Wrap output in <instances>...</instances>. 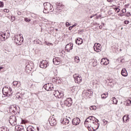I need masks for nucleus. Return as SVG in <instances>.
<instances>
[{
	"instance_id": "8fccbe9b",
	"label": "nucleus",
	"mask_w": 131,
	"mask_h": 131,
	"mask_svg": "<svg viewBox=\"0 0 131 131\" xmlns=\"http://www.w3.org/2000/svg\"><path fill=\"white\" fill-rule=\"evenodd\" d=\"M101 17H102V15H97L96 18V19H99V18H101Z\"/></svg>"
},
{
	"instance_id": "052dcab7",
	"label": "nucleus",
	"mask_w": 131,
	"mask_h": 131,
	"mask_svg": "<svg viewBox=\"0 0 131 131\" xmlns=\"http://www.w3.org/2000/svg\"><path fill=\"white\" fill-rule=\"evenodd\" d=\"M118 9H119V8H118V7H117V8H115L114 9V10H116V11H117V10H118Z\"/></svg>"
},
{
	"instance_id": "c756f323",
	"label": "nucleus",
	"mask_w": 131,
	"mask_h": 131,
	"mask_svg": "<svg viewBox=\"0 0 131 131\" xmlns=\"http://www.w3.org/2000/svg\"><path fill=\"white\" fill-rule=\"evenodd\" d=\"M113 100L114 104H115L116 105L117 104V102H118V101L115 97H113Z\"/></svg>"
},
{
	"instance_id": "7ed1b4c3",
	"label": "nucleus",
	"mask_w": 131,
	"mask_h": 131,
	"mask_svg": "<svg viewBox=\"0 0 131 131\" xmlns=\"http://www.w3.org/2000/svg\"><path fill=\"white\" fill-rule=\"evenodd\" d=\"M9 123L12 126H15V125H17V118L15 116H11L9 117Z\"/></svg>"
},
{
	"instance_id": "5701e85b",
	"label": "nucleus",
	"mask_w": 131,
	"mask_h": 131,
	"mask_svg": "<svg viewBox=\"0 0 131 131\" xmlns=\"http://www.w3.org/2000/svg\"><path fill=\"white\" fill-rule=\"evenodd\" d=\"M53 95L54 96H55V97H56V98H59V95H60V92H59V91L57 90V91H55L53 93Z\"/></svg>"
},
{
	"instance_id": "412c9836",
	"label": "nucleus",
	"mask_w": 131,
	"mask_h": 131,
	"mask_svg": "<svg viewBox=\"0 0 131 131\" xmlns=\"http://www.w3.org/2000/svg\"><path fill=\"white\" fill-rule=\"evenodd\" d=\"M61 123L62 124H65L66 125H67L69 123V120L67 118H63V120L61 122Z\"/></svg>"
},
{
	"instance_id": "603ef678",
	"label": "nucleus",
	"mask_w": 131,
	"mask_h": 131,
	"mask_svg": "<svg viewBox=\"0 0 131 131\" xmlns=\"http://www.w3.org/2000/svg\"><path fill=\"white\" fill-rule=\"evenodd\" d=\"M79 33H81V32H83V30H79L78 31Z\"/></svg>"
},
{
	"instance_id": "4468645a",
	"label": "nucleus",
	"mask_w": 131,
	"mask_h": 131,
	"mask_svg": "<svg viewBox=\"0 0 131 131\" xmlns=\"http://www.w3.org/2000/svg\"><path fill=\"white\" fill-rule=\"evenodd\" d=\"M9 111H10V113L15 114V113H16V111H17V107L16 106H14V105L10 106Z\"/></svg>"
},
{
	"instance_id": "0eeeda50",
	"label": "nucleus",
	"mask_w": 131,
	"mask_h": 131,
	"mask_svg": "<svg viewBox=\"0 0 131 131\" xmlns=\"http://www.w3.org/2000/svg\"><path fill=\"white\" fill-rule=\"evenodd\" d=\"M102 49V46H101V44L99 43H95L94 46V50L97 53H99V52H101Z\"/></svg>"
},
{
	"instance_id": "ea45409f",
	"label": "nucleus",
	"mask_w": 131,
	"mask_h": 131,
	"mask_svg": "<svg viewBox=\"0 0 131 131\" xmlns=\"http://www.w3.org/2000/svg\"><path fill=\"white\" fill-rule=\"evenodd\" d=\"M37 43H38V45H42V42L39 39L37 40Z\"/></svg>"
},
{
	"instance_id": "bf43d9fd",
	"label": "nucleus",
	"mask_w": 131,
	"mask_h": 131,
	"mask_svg": "<svg viewBox=\"0 0 131 131\" xmlns=\"http://www.w3.org/2000/svg\"><path fill=\"white\" fill-rule=\"evenodd\" d=\"M2 69H4V67H0V71Z\"/></svg>"
},
{
	"instance_id": "680f3d73",
	"label": "nucleus",
	"mask_w": 131,
	"mask_h": 131,
	"mask_svg": "<svg viewBox=\"0 0 131 131\" xmlns=\"http://www.w3.org/2000/svg\"><path fill=\"white\" fill-rule=\"evenodd\" d=\"M120 12V9H118V10L117 11V13H119Z\"/></svg>"
},
{
	"instance_id": "9b49d317",
	"label": "nucleus",
	"mask_w": 131,
	"mask_h": 131,
	"mask_svg": "<svg viewBox=\"0 0 131 131\" xmlns=\"http://www.w3.org/2000/svg\"><path fill=\"white\" fill-rule=\"evenodd\" d=\"M49 123L51 126H55L57 124V121L55 118L52 117L49 120Z\"/></svg>"
},
{
	"instance_id": "b1692460",
	"label": "nucleus",
	"mask_w": 131,
	"mask_h": 131,
	"mask_svg": "<svg viewBox=\"0 0 131 131\" xmlns=\"http://www.w3.org/2000/svg\"><path fill=\"white\" fill-rule=\"evenodd\" d=\"M35 129L32 126H29L27 128V131H34Z\"/></svg>"
},
{
	"instance_id": "bb28decb",
	"label": "nucleus",
	"mask_w": 131,
	"mask_h": 131,
	"mask_svg": "<svg viewBox=\"0 0 131 131\" xmlns=\"http://www.w3.org/2000/svg\"><path fill=\"white\" fill-rule=\"evenodd\" d=\"M15 42H16V45H18V46L20 44H19V42H20V41H21V40H20V38H15L14 39Z\"/></svg>"
},
{
	"instance_id": "a211bd4d",
	"label": "nucleus",
	"mask_w": 131,
	"mask_h": 131,
	"mask_svg": "<svg viewBox=\"0 0 131 131\" xmlns=\"http://www.w3.org/2000/svg\"><path fill=\"white\" fill-rule=\"evenodd\" d=\"M49 61L47 60H42L40 62L39 66H49Z\"/></svg>"
},
{
	"instance_id": "4d7b16f0",
	"label": "nucleus",
	"mask_w": 131,
	"mask_h": 131,
	"mask_svg": "<svg viewBox=\"0 0 131 131\" xmlns=\"http://www.w3.org/2000/svg\"><path fill=\"white\" fill-rule=\"evenodd\" d=\"M107 2H108V3H112V2H113V0H107Z\"/></svg>"
},
{
	"instance_id": "774afa93",
	"label": "nucleus",
	"mask_w": 131,
	"mask_h": 131,
	"mask_svg": "<svg viewBox=\"0 0 131 131\" xmlns=\"http://www.w3.org/2000/svg\"><path fill=\"white\" fill-rule=\"evenodd\" d=\"M17 98H18V99L20 98V96H17Z\"/></svg>"
},
{
	"instance_id": "4c0bfd02",
	"label": "nucleus",
	"mask_w": 131,
	"mask_h": 131,
	"mask_svg": "<svg viewBox=\"0 0 131 131\" xmlns=\"http://www.w3.org/2000/svg\"><path fill=\"white\" fill-rule=\"evenodd\" d=\"M3 12H5V13H9V12H10V10L8 9H4Z\"/></svg>"
},
{
	"instance_id": "f8f14e48",
	"label": "nucleus",
	"mask_w": 131,
	"mask_h": 131,
	"mask_svg": "<svg viewBox=\"0 0 131 131\" xmlns=\"http://www.w3.org/2000/svg\"><path fill=\"white\" fill-rule=\"evenodd\" d=\"M72 122L74 125H78L80 123V119L78 117L75 118L73 119Z\"/></svg>"
},
{
	"instance_id": "f3484780",
	"label": "nucleus",
	"mask_w": 131,
	"mask_h": 131,
	"mask_svg": "<svg viewBox=\"0 0 131 131\" xmlns=\"http://www.w3.org/2000/svg\"><path fill=\"white\" fill-rule=\"evenodd\" d=\"M60 58L59 57L54 58L53 59V62L54 65H59L60 64Z\"/></svg>"
},
{
	"instance_id": "cd10ccee",
	"label": "nucleus",
	"mask_w": 131,
	"mask_h": 131,
	"mask_svg": "<svg viewBox=\"0 0 131 131\" xmlns=\"http://www.w3.org/2000/svg\"><path fill=\"white\" fill-rule=\"evenodd\" d=\"M118 61H119V62H120L121 63H124V62L125 61V59L123 58V57H122L118 58Z\"/></svg>"
},
{
	"instance_id": "37998d69",
	"label": "nucleus",
	"mask_w": 131,
	"mask_h": 131,
	"mask_svg": "<svg viewBox=\"0 0 131 131\" xmlns=\"http://www.w3.org/2000/svg\"><path fill=\"white\" fill-rule=\"evenodd\" d=\"M26 69H27V70H29L30 71H31V70H32V68H29V67H26Z\"/></svg>"
},
{
	"instance_id": "a18cd8bd",
	"label": "nucleus",
	"mask_w": 131,
	"mask_h": 131,
	"mask_svg": "<svg viewBox=\"0 0 131 131\" xmlns=\"http://www.w3.org/2000/svg\"><path fill=\"white\" fill-rule=\"evenodd\" d=\"M118 16H119L120 17H123V16H125V14H123L122 13H119L118 14Z\"/></svg>"
},
{
	"instance_id": "09e8293b",
	"label": "nucleus",
	"mask_w": 131,
	"mask_h": 131,
	"mask_svg": "<svg viewBox=\"0 0 131 131\" xmlns=\"http://www.w3.org/2000/svg\"><path fill=\"white\" fill-rule=\"evenodd\" d=\"M52 81H53L54 82H56L57 81V79H56V78H53L52 79Z\"/></svg>"
},
{
	"instance_id": "c03bdc74",
	"label": "nucleus",
	"mask_w": 131,
	"mask_h": 131,
	"mask_svg": "<svg viewBox=\"0 0 131 131\" xmlns=\"http://www.w3.org/2000/svg\"><path fill=\"white\" fill-rule=\"evenodd\" d=\"M66 27H69V26H70V24L69 22H67L66 23Z\"/></svg>"
},
{
	"instance_id": "7c9ffc66",
	"label": "nucleus",
	"mask_w": 131,
	"mask_h": 131,
	"mask_svg": "<svg viewBox=\"0 0 131 131\" xmlns=\"http://www.w3.org/2000/svg\"><path fill=\"white\" fill-rule=\"evenodd\" d=\"M0 131H9V129L7 127H3L2 129H0Z\"/></svg>"
},
{
	"instance_id": "338daca9",
	"label": "nucleus",
	"mask_w": 131,
	"mask_h": 131,
	"mask_svg": "<svg viewBox=\"0 0 131 131\" xmlns=\"http://www.w3.org/2000/svg\"><path fill=\"white\" fill-rule=\"evenodd\" d=\"M37 129L38 131H39V128L37 127Z\"/></svg>"
},
{
	"instance_id": "69168bd1",
	"label": "nucleus",
	"mask_w": 131,
	"mask_h": 131,
	"mask_svg": "<svg viewBox=\"0 0 131 131\" xmlns=\"http://www.w3.org/2000/svg\"><path fill=\"white\" fill-rule=\"evenodd\" d=\"M95 16H97V14H94L93 16L95 17Z\"/></svg>"
},
{
	"instance_id": "f704fd0d",
	"label": "nucleus",
	"mask_w": 131,
	"mask_h": 131,
	"mask_svg": "<svg viewBox=\"0 0 131 131\" xmlns=\"http://www.w3.org/2000/svg\"><path fill=\"white\" fill-rule=\"evenodd\" d=\"M90 110H96V106L92 105L90 107Z\"/></svg>"
},
{
	"instance_id": "e433bc0d",
	"label": "nucleus",
	"mask_w": 131,
	"mask_h": 131,
	"mask_svg": "<svg viewBox=\"0 0 131 131\" xmlns=\"http://www.w3.org/2000/svg\"><path fill=\"white\" fill-rule=\"evenodd\" d=\"M103 122L104 125H106V124L108 123V121L105 119L103 120Z\"/></svg>"
},
{
	"instance_id": "e2e57ef3",
	"label": "nucleus",
	"mask_w": 131,
	"mask_h": 131,
	"mask_svg": "<svg viewBox=\"0 0 131 131\" xmlns=\"http://www.w3.org/2000/svg\"><path fill=\"white\" fill-rule=\"evenodd\" d=\"M102 27H102V26H99V28H100V29H102Z\"/></svg>"
},
{
	"instance_id": "ddd939ff",
	"label": "nucleus",
	"mask_w": 131,
	"mask_h": 131,
	"mask_svg": "<svg viewBox=\"0 0 131 131\" xmlns=\"http://www.w3.org/2000/svg\"><path fill=\"white\" fill-rule=\"evenodd\" d=\"M65 49H66V51L69 53V52H70V50L73 49V44H72V43H68L66 46Z\"/></svg>"
},
{
	"instance_id": "2f4dec72",
	"label": "nucleus",
	"mask_w": 131,
	"mask_h": 131,
	"mask_svg": "<svg viewBox=\"0 0 131 131\" xmlns=\"http://www.w3.org/2000/svg\"><path fill=\"white\" fill-rule=\"evenodd\" d=\"M75 62H76V63H79L80 59H79V57H75Z\"/></svg>"
},
{
	"instance_id": "79ce46f5",
	"label": "nucleus",
	"mask_w": 131,
	"mask_h": 131,
	"mask_svg": "<svg viewBox=\"0 0 131 131\" xmlns=\"http://www.w3.org/2000/svg\"><path fill=\"white\" fill-rule=\"evenodd\" d=\"M121 12H122L123 14H124V13H126V9L125 8V9H123L121 10Z\"/></svg>"
},
{
	"instance_id": "6e6d98bb",
	"label": "nucleus",
	"mask_w": 131,
	"mask_h": 131,
	"mask_svg": "<svg viewBox=\"0 0 131 131\" xmlns=\"http://www.w3.org/2000/svg\"><path fill=\"white\" fill-rule=\"evenodd\" d=\"M40 68H45V69H46L47 68V67H48V66H46V67H41V66H40L39 67Z\"/></svg>"
},
{
	"instance_id": "58836bf2",
	"label": "nucleus",
	"mask_w": 131,
	"mask_h": 131,
	"mask_svg": "<svg viewBox=\"0 0 131 131\" xmlns=\"http://www.w3.org/2000/svg\"><path fill=\"white\" fill-rule=\"evenodd\" d=\"M4 7V2H0V8H3Z\"/></svg>"
},
{
	"instance_id": "de8ad7c7",
	"label": "nucleus",
	"mask_w": 131,
	"mask_h": 131,
	"mask_svg": "<svg viewBox=\"0 0 131 131\" xmlns=\"http://www.w3.org/2000/svg\"><path fill=\"white\" fill-rule=\"evenodd\" d=\"M128 23H129V21H128V20H125L124 21V24H128Z\"/></svg>"
},
{
	"instance_id": "20e7f679",
	"label": "nucleus",
	"mask_w": 131,
	"mask_h": 131,
	"mask_svg": "<svg viewBox=\"0 0 131 131\" xmlns=\"http://www.w3.org/2000/svg\"><path fill=\"white\" fill-rule=\"evenodd\" d=\"M44 89L48 91H53L54 90V85L51 83H48L43 85Z\"/></svg>"
},
{
	"instance_id": "6ab92c4d",
	"label": "nucleus",
	"mask_w": 131,
	"mask_h": 131,
	"mask_svg": "<svg viewBox=\"0 0 131 131\" xmlns=\"http://www.w3.org/2000/svg\"><path fill=\"white\" fill-rule=\"evenodd\" d=\"M121 75L122 76H124V77L127 76V72L126 71V69H123L121 71Z\"/></svg>"
},
{
	"instance_id": "0e129e2a",
	"label": "nucleus",
	"mask_w": 131,
	"mask_h": 131,
	"mask_svg": "<svg viewBox=\"0 0 131 131\" xmlns=\"http://www.w3.org/2000/svg\"><path fill=\"white\" fill-rule=\"evenodd\" d=\"M93 17H94V15L93 16H91L90 18L92 19V18H93Z\"/></svg>"
},
{
	"instance_id": "a878e982",
	"label": "nucleus",
	"mask_w": 131,
	"mask_h": 131,
	"mask_svg": "<svg viewBox=\"0 0 131 131\" xmlns=\"http://www.w3.org/2000/svg\"><path fill=\"white\" fill-rule=\"evenodd\" d=\"M108 97V93H104L101 95V98L102 99H106Z\"/></svg>"
},
{
	"instance_id": "49530a36",
	"label": "nucleus",
	"mask_w": 131,
	"mask_h": 131,
	"mask_svg": "<svg viewBox=\"0 0 131 131\" xmlns=\"http://www.w3.org/2000/svg\"><path fill=\"white\" fill-rule=\"evenodd\" d=\"M45 43L46 44L47 46H50V45H52V43L48 42L47 41H45Z\"/></svg>"
},
{
	"instance_id": "f03ea898",
	"label": "nucleus",
	"mask_w": 131,
	"mask_h": 131,
	"mask_svg": "<svg viewBox=\"0 0 131 131\" xmlns=\"http://www.w3.org/2000/svg\"><path fill=\"white\" fill-rule=\"evenodd\" d=\"M44 10L43 11L45 14H49L54 11V7L50 3H45L43 4Z\"/></svg>"
},
{
	"instance_id": "2eb2a0df",
	"label": "nucleus",
	"mask_w": 131,
	"mask_h": 131,
	"mask_svg": "<svg viewBox=\"0 0 131 131\" xmlns=\"http://www.w3.org/2000/svg\"><path fill=\"white\" fill-rule=\"evenodd\" d=\"M15 131H25L24 126H23L22 125L15 126Z\"/></svg>"
},
{
	"instance_id": "6e6552de",
	"label": "nucleus",
	"mask_w": 131,
	"mask_h": 131,
	"mask_svg": "<svg viewBox=\"0 0 131 131\" xmlns=\"http://www.w3.org/2000/svg\"><path fill=\"white\" fill-rule=\"evenodd\" d=\"M9 91H6V88H4L3 90V93L4 96H6V97H10V96H12V89L9 88Z\"/></svg>"
},
{
	"instance_id": "13d9d810",
	"label": "nucleus",
	"mask_w": 131,
	"mask_h": 131,
	"mask_svg": "<svg viewBox=\"0 0 131 131\" xmlns=\"http://www.w3.org/2000/svg\"><path fill=\"white\" fill-rule=\"evenodd\" d=\"M69 30H72V27L71 26L69 28Z\"/></svg>"
},
{
	"instance_id": "393cba45",
	"label": "nucleus",
	"mask_w": 131,
	"mask_h": 131,
	"mask_svg": "<svg viewBox=\"0 0 131 131\" xmlns=\"http://www.w3.org/2000/svg\"><path fill=\"white\" fill-rule=\"evenodd\" d=\"M86 94V95H90V96H93V92L91 89L87 90Z\"/></svg>"
},
{
	"instance_id": "f257e3e1",
	"label": "nucleus",
	"mask_w": 131,
	"mask_h": 131,
	"mask_svg": "<svg viewBox=\"0 0 131 131\" xmlns=\"http://www.w3.org/2000/svg\"><path fill=\"white\" fill-rule=\"evenodd\" d=\"M84 124L85 127H87L89 131H92L91 127L92 126V128L94 129V127L96 128L94 130H97L100 127V123H99V120L96 117L92 116L89 117L86 119L84 121Z\"/></svg>"
},
{
	"instance_id": "dca6fc26",
	"label": "nucleus",
	"mask_w": 131,
	"mask_h": 131,
	"mask_svg": "<svg viewBox=\"0 0 131 131\" xmlns=\"http://www.w3.org/2000/svg\"><path fill=\"white\" fill-rule=\"evenodd\" d=\"M109 63V60L107 58H102L101 59V65H105L106 66Z\"/></svg>"
},
{
	"instance_id": "c9c22d12",
	"label": "nucleus",
	"mask_w": 131,
	"mask_h": 131,
	"mask_svg": "<svg viewBox=\"0 0 131 131\" xmlns=\"http://www.w3.org/2000/svg\"><path fill=\"white\" fill-rule=\"evenodd\" d=\"M24 20H25V22H30V21H31V19H30L27 17L25 18Z\"/></svg>"
},
{
	"instance_id": "4be33fe9",
	"label": "nucleus",
	"mask_w": 131,
	"mask_h": 131,
	"mask_svg": "<svg viewBox=\"0 0 131 131\" xmlns=\"http://www.w3.org/2000/svg\"><path fill=\"white\" fill-rule=\"evenodd\" d=\"M13 85H16L17 88H19L21 85V82L20 81H14Z\"/></svg>"
},
{
	"instance_id": "864d4df0",
	"label": "nucleus",
	"mask_w": 131,
	"mask_h": 131,
	"mask_svg": "<svg viewBox=\"0 0 131 131\" xmlns=\"http://www.w3.org/2000/svg\"><path fill=\"white\" fill-rule=\"evenodd\" d=\"M125 8H128V7H129V4H127L125 5Z\"/></svg>"
},
{
	"instance_id": "5fc2aeb1",
	"label": "nucleus",
	"mask_w": 131,
	"mask_h": 131,
	"mask_svg": "<svg viewBox=\"0 0 131 131\" xmlns=\"http://www.w3.org/2000/svg\"><path fill=\"white\" fill-rule=\"evenodd\" d=\"M17 14L18 15V16H21V12L18 11V12H17Z\"/></svg>"
},
{
	"instance_id": "c85d7f7f",
	"label": "nucleus",
	"mask_w": 131,
	"mask_h": 131,
	"mask_svg": "<svg viewBox=\"0 0 131 131\" xmlns=\"http://www.w3.org/2000/svg\"><path fill=\"white\" fill-rule=\"evenodd\" d=\"M123 121L124 122H127L128 121V117L127 116H124L123 117Z\"/></svg>"
},
{
	"instance_id": "9d476101",
	"label": "nucleus",
	"mask_w": 131,
	"mask_h": 131,
	"mask_svg": "<svg viewBox=\"0 0 131 131\" xmlns=\"http://www.w3.org/2000/svg\"><path fill=\"white\" fill-rule=\"evenodd\" d=\"M72 99L71 98H68L64 101V105L67 107H70L72 105Z\"/></svg>"
},
{
	"instance_id": "aec40b11",
	"label": "nucleus",
	"mask_w": 131,
	"mask_h": 131,
	"mask_svg": "<svg viewBox=\"0 0 131 131\" xmlns=\"http://www.w3.org/2000/svg\"><path fill=\"white\" fill-rule=\"evenodd\" d=\"M82 42H83V40H82V39H81L80 38H78L76 40V43L77 45H78V46H79L80 45H81L82 43Z\"/></svg>"
},
{
	"instance_id": "1a4fd4ad",
	"label": "nucleus",
	"mask_w": 131,
	"mask_h": 131,
	"mask_svg": "<svg viewBox=\"0 0 131 131\" xmlns=\"http://www.w3.org/2000/svg\"><path fill=\"white\" fill-rule=\"evenodd\" d=\"M63 9V5L60 3H56V9H55V12L59 13L61 12V10Z\"/></svg>"
},
{
	"instance_id": "39448f33",
	"label": "nucleus",
	"mask_w": 131,
	"mask_h": 131,
	"mask_svg": "<svg viewBox=\"0 0 131 131\" xmlns=\"http://www.w3.org/2000/svg\"><path fill=\"white\" fill-rule=\"evenodd\" d=\"M9 36H10V33H8L7 36H6V33H0V42L5 41L6 39L9 38Z\"/></svg>"
},
{
	"instance_id": "72a5a7b5",
	"label": "nucleus",
	"mask_w": 131,
	"mask_h": 131,
	"mask_svg": "<svg viewBox=\"0 0 131 131\" xmlns=\"http://www.w3.org/2000/svg\"><path fill=\"white\" fill-rule=\"evenodd\" d=\"M64 96V94L61 93V92H59V95L58 96V98L60 99L61 98H62V97H63Z\"/></svg>"
},
{
	"instance_id": "a19ab883",
	"label": "nucleus",
	"mask_w": 131,
	"mask_h": 131,
	"mask_svg": "<svg viewBox=\"0 0 131 131\" xmlns=\"http://www.w3.org/2000/svg\"><path fill=\"white\" fill-rule=\"evenodd\" d=\"M130 16V12H127L126 14H125V17H129Z\"/></svg>"
},
{
	"instance_id": "473e14b6",
	"label": "nucleus",
	"mask_w": 131,
	"mask_h": 131,
	"mask_svg": "<svg viewBox=\"0 0 131 131\" xmlns=\"http://www.w3.org/2000/svg\"><path fill=\"white\" fill-rule=\"evenodd\" d=\"M131 101L130 100H127L126 101V106H130Z\"/></svg>"
},
{
	"instance_id": "423d86ee",
	"label": "nucleus",
	"mask_w": 131,
	"mask_h": 131,
	"mask_svg": "<svg viewBox=\"0 0 131 131\" xmlns=\"http://www.w3.org/2000/svg\"><path fill=\"white\" fill-rule=\"evenodd\" d=\"M73 77L74 78L75 82L76 83H80V82L82 81V79L81 78V77L79 76L77 74L74 75Z\"/></svg>"
},
{
	"instance_id": "3c124183",
	"label": "nucleus",
	"mask_w": 131,
	"mask_h": 131,
	"mask_svg": "<svg viewBox=\"0 0 131 131\" xmlns=\"http://www.w3.org/2000/svg\"><path fill=\"white\" fill-rule=\"evenodd\" d=\"M75 26H77V24L75 23L71 27H72V28H73V27H75Z\"/></svg>"
}]
</instances>
